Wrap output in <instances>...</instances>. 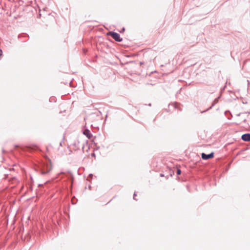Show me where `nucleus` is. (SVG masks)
<instances>
[{
	"label": "nucleus",
	"mask_w": 250,
	"mask_h": 250,
	"mask_svg": "<svg viewBox=\"0 0 250 250\" xmlns=\"http://www.w3.org/2000/svg\"><path fill=\"white\" fill-rule=\"evenodd\" d=\"M213 157H214V153L213 152H211L210 154H208V155L204 153H202L201 154V157L203 160H208V159L212 158Z\"/></svg>",
	"instance_id": "obj_2"
},
{
	"label": "nucleus",
	"mask_w": 250,
	"mask_h": 250,
	"mask_svg": "<svg viewBox=\"0 0 250 250\" xmlns=\"http://www.w3.org/2000/svg\"><path fill=\"white\" fill-rule=\"evenodd\" d=\"M161 176H164L163 174H161Z\"/></svg>",
	"instance_id": "obj_7"
},
{
	"label": "nucleus",
	"mask_w": 250,
	"mask_h": 250,
	"mask_svg": "<svg viewBox=\"0 0 250 250\" xmlns=\"http://www.w3.org/2000/svg\"><path fill=\"white\" fill-rule=\"evenodd\" d=\"M181 173V171L180 169H178L177 171V174L178 175H180Z\"/></svg>",
	"instance_id": "obj_5"
},
{
	"label": "nucleus",
	"mask_w": 250,
	"mask_h": 250,
	"mask_svg": "<svg viewBox=\"0 0 250 250\" xmlns=\"http://www.w3.org/2000/svg\"><path fill=\"white\" fill-rule=\"evenodd\" d=\"M242 139L245 141H250V134H245L242 136Z\"/></svg>",
	"instance_id": "obj_3"
},
{
	"label": "nucleus",
	"mask_w": 250,
	"mask_h": 250,
	"mask_svg": "<svg viewBox=\"0 0 250 250\" xmlns=\"http://www.w3.org/2000/svg\"><path fill=\"white\" fill-rule=\"evenodd\" d=\"M108 35H110L116 41L121 42L122 40L120 35L117 33L110 32L108 33Z\"/></svg>",
	"instance_id": "obj_1"
},
{
	"label": "nucleus",
	"mask_w": 250,
	"mask_h": 250,
	"mask_svg": "<svg viewBox=\"0 0 250 250\" xmlns=\"http://www.w3.org/2000/svg\"><path fill=\"white\" fill-rule=\"evenodd\" d=\"M83 134L84 135H85L88 139H90L91 138V136H92V135L90 133V132L89 131V130L88 129H85L84 130L83 132Z\"/></svg>",
	"instance_id": "obj_4"
},
{
	"label": "nucleus",
	"mask_w": 250,
	"mask_h": 250,
	"mask_svg": "<svg viewBox=\"0 0 250 250\" xmlns=\"http://www.w3.org/2000/svg\"><path fill=\"white\" fill-rule=\"evenodd\" d=\"M2 51L1 49H0V56H2Z\"/></svg>",
	"instance_id": "obj_6"
}]
</instances>
